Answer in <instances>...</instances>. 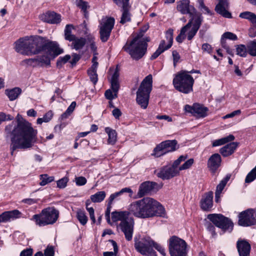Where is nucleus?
Returning a JSON list of instances; mask_svg holds the SVG:
<instances>
[{"label": "nucleus", "instance_id": "obj_1", "mask_svg": "<svg viewBox=\"0 0 256 256\" xmlns=\"http://www.w3.org/2000/svg\"><path fill=\"white\" fill-rule=\"evenodd\" d=\"M6 132L12 135L10 146L11 154L17 148H31L37 140V130H34L31 124L22 118H18L6 126Z\"/></svg>", "mask_w": 256, "mask_h": 256}, {"label": "nucleus", "instance_id": "obj_2", "mask_svg": "<svg viewBox=\"0 0 256 256\" xmlns=\"http://www.w3.org/2000/svg\"><path fill=\"white\" fill-rule=\"evenodd\" d=\"M176 8L183 14H189L191 18L181 28L180 33L176 38V41L182 43L186 38L188 40H191L199 30L203 22V16L202 14L196 12L194 6L190 4L188 0H182L178 2Z\"/></svg>", "mask_w": 256, "mask_h": 256}, {"label": "nucleus", "instance_id": "obj_3", "mask_svg": "<svg viewBox=\"0 0 256 256\" xmlns=\"http://www.w3.org/2000/svg\"><path fill=\"white\" fill-rule=\"evenodd\" d=\"M129 215L140 218L154 216L164 218L166 212L164 207L158 201L150 198H145L135 201L130 204L128 208Z\"/></svg>", "mask_w": 256, "mask_h": 256}, {"label": "nucleus", "instance_id": "obj_4", "mask_svg": "<svg viewBox=\"0 0 256 256\" xmlns=\"http://www.w3.org/2000/svg\"><path fill=\"white\" fill-rule=\"evenodd\" d=\"M44 38L38 35L25 36L18 39L14 43L15 50L24 56H32L42 51V45Z\"/></svg>", "mask_w": 256, "mask_h": 256}, {"label": "nucleus", "instance_id": "obj_5", "mask_svg": "<svg viewBox=\"0 0 256 256\" xmlns=\"http://www.w3.org/2000/svg\"><path fill=\"white\" fill-rule=\"evenodd\" d=\"M143 34L140 32L132 40H128L123 47V50L135 60L140 59L146 54L147 50V42L150 41L148 38H144Z\"/></svg>", "mask_w": 256, "mask_h": 256}, {"label": "nucleus", "instance_id": "obj_6", "mask_svg": "<svg viewBox=\"0 0 256 256\" xmlns=\"http://www.w3.org/2000/svg\"><path fill=\"white\" fill-rule=\"evenodd\" d=\"M112 220L113 222L120 221L118 228L124 233L126 239L130 241L132 240L134 222L129 216L127 211H115L112 213Z\"/></svg>", "mask_w": 256, "mask_h": 256}, {"label": "nucleus", "instance_id": "obj_7", "mask_svg": "<svg viewBox=\"0 0 256 256\" xmlns=\"http://www.w3.org/2000/svg\"><path fill=\"white\" fill-rule=\"evenodd\" d=\"M152 88V76L150 74L142 80L136 92V102L143 109H146L148 106Z\"/></svg>", "mask_w": 256, "mask_h": 256}, {"label": "nucleus", "instance_id": "obj_8", "mask_svg": "<svg viewBox=\"0 0 256 256\" xmlns=\"http://www.w3.org/2000/svg\"><path fill=\"white\" fill-rule=\"evenodd\" d=\"M194 82V78L189 74L188 72L184 70H182L176 74L172 82L174 88L184 94H188L192 92Z\"/></svg>", "mask_w": 256, "mask_h": 256}, {"label": "nucleus", "instance_id": "obj_9", "mask_svg": "<svg viewBox=\"0 0 256 256\" xmlns=\"http://www.w3.org/2000/svg\"><path fill=\"white\" fill-rule=\"evenodd\" d=\"M58 216L59 212L54 207H48L43 209L39 214L34 215L30 220L41 227L53 224L58 220Z\"/></svg>", "mask_w": 256, "mask_h": 256}, {"label": "nucleus", "instance_id": "obj_10", "mask_svg": "<svg viewBox=\"0 0 256 256\" xmlns=\"http://www.w3.org/2000/svg\"><path fill=\"white\" fill-rule=\"evenodd\" d=\"M186 156H180L174 162L171 166H165L156 170H154V174L162 180H168L180 174L178 166H180L181 162L186 160Z\"/></svg>", "mask_w": 256, "mask_h": 256}, {"label": "nucleus", "instance_id": "obj_11", "mask_svg": "<svg viewBox=\"0 0 256 256\" xmlns=\"http://www.w3.org/2000/svg\"><path fill=\"white\" fill-rule=\"evenodd\" d=\"M187 244L185 240L176 236L169 240V251L171 256H186Z\"/></svg>", "mask_w": 256, "mask_h": 256}, {"label": "nucleus", "instance_id": "obj_12", "mask_svg": "<svg viewBox=\"0 0 256 256\" xmlns=\"http://www.w3.org/2000/svg\"><path fill=\"white\" fill-rule=\"evenodd\" d=\"M208 218L224 232H230L233 230L232 222L230 220L221 214H210L208 216Z\"/></svg>", "mask_w": 256, "mask_h": 256}, {"label": "nucleus", "instance_id": "obj_13", "mask_svg": "<svg viewBox=\"0 0 256 256\" xmlns=\"http://www.w3.org/2000/svg\"><path fill=\"white\" fill-rule=\"evenodd\" d=\"M115 24L114 18L106 16L102 19L98 26L100 40L106 42L108 40Z\"/></svg>", "mask_w": 256, "mask_h": 256}, {"label": "nucleus", "instance_id": "obj_14", "mask_svg": "<svg viewBox=\"0 0 256 256\" xmlns=\"http://www.w3.org/2000/svg\"><path fill=\"white\" fill-rule=\"evenodd\" d=\"M119 76V70L116 68L110 80V89L107 90L104 93V96L108 100H112L118 97V92L120 88Z\"/></svg>", "mask_w": 256, "mask_h": 256}, {"label": "nucleus", "instance_id": "obj_15", "mask_svg": "<svg viewBox=\"0 0 256 256\" xmlns=\"http://www.w3.org/2000/svg\"><path fill=\"white\" fill-rule=\"evenodd\" d=\"M177 141L174 140H166L162 142L154 148L152 155L158 158L166 154L174 152L176 149Z\"/></svg>", "mask_w": 256, "mask_h": 256}, {"label": "nucleus", "instance_id": "obj_16", "mask_svg": "<svg viewBox=\"0 0 256 256\" xmlns=\"http://www.w3.org/2000/svg\"><path fill=\"white\" fill-rule=\"evenodd\" d=\"M154 241L149 236H143L139 239L134 238V246L136 250L142 255L148 252L153 248Z\"/></svg>", "mask_w": 256, "mask_h": 256}, {"label": "nucleus", "instance_id": "obj_17", "mask_svg": "<svg viewBox=\"0 0 256 256\" xmlns=\"http://www.w3.org/2000/svg\"><path fill=\"white\" fill-rule=\"evenodd\" d=\"M238 224L242 226L256 224V212L254 209H248L241 212L238 216Z\"/></svg>", "mask_w": 256, "mask_h": 256}, {"label": "nucleus", "instance_id": "obj_18", "mask_svg": "<svg viewBox=\"0 0 256 256\" xmlns=\"http://www.w3.org/2000/svg\"><path fill=\"white\" fill-rule=\"evenodd\" d=\"M42 51L49 55L52 58H54L63 52V50L59 47L56 42L50 41L44 38L42 44Z\"/></svg>", "mask_w": 256, "mask_h": 256}, {"label": "nucleus", "instance_id": "obj_19", "mask_svg": "<svg viewBox=\"0 0 256 256\" xmlns=\"http://www.w3.org/2000/svg\"><path fill=\"white\" fill-rule=\"evenodd\" d=\"M186 112L190 113L192 116L198 118H203L207 116L208 108L203 105L194 103L192 106L186 104L184 106Z\"/></svg>", "mask_w": 256, "mask_h": 256}, {"label": "nucleus", "instance_id": "obj_20", "mask_svg": "<svg viewBox=\"0 0 256 256\" xmlns=\"http://www.w3.org/2000/svg\"><path fill=\"white\" fill-rule=\"evenodd\" d=\"M50 58H52L49 55L45 53L44 54L37 56L35 58L27 59L25 62L28 64L33 67L42 66L44 64L50 66Z\"/></svg>", "mask_w": 256, "mask_h": 256}, {"label": "nucleus", "instance_id": "obj_21", "mask_svg": "<svg viewBox=\"0 0 256 256\" xmlns=\"http://www.w3.org/2000/svg\"><path fill=\"white\" fill-rule=\"evenodd\" d=\"M22 212L18 210L6 211L0 214V223L7 222L22 217Z\"/></svg>", "mask_w": 256, "mask_h": 256}, {"label": "nucleus", "instance_id": "obj_22", "mask_svg": "<svg viewBox=\"0 0 256 256\" xmlns=\"http://www.w3.org/2000/svg\"><path fill=\"white\" fill-rule=\"evenodd\" d=\"M40 19L49 24H58L61 22V16L54 12L48 11L40 16Z\"/></svg>", "mask_w": 256, "mask_h": 256}, {"label": "nucleus", "instance_id": "obj_23", "mask_svg": "<svg viewBox=\"0 0 256 256\" xmlns=\"http://www.w3.org/2000/svg\"><path fill=\"white\" fill-rule=\"evenodd\" d=\"M218 3L215 8L216 12L226 18H232V14L228 10L229 8L228 0H218Z\"/></svg>", "mask_w": 256, "mask_h": 256}, {"label": "nucleus", "instance_id": "obj_24", "mask_svg": "<svg viewBox=\"0 0 256 256\" xmlns=\"http://www.w3.org/2000/svg\"><path fill=\"white\" fill-rule=\"evenodd\" d=\"M213 206V192H208L204 194L200 200V207L204 211H209Z\"/></svg>", "mask_w": 256, "mask_h": 256}, {"label": "nucleus", "instance_id": "obj_25", "mask_svg": "<svg viewBox=\"0 0 256 256\" xmlns=\"http://www.w3.org/2000/svg\"><path fill=\"white\" fill-rule=\"evenodd\" d=\"M222 158L218 154H212L208 161V167L210 171L214 172L220 166Z\"/></svg>", "mask_w": 256, "mask_h": 256}, {"label": "nucleus", "instance_id": "obj_26", "mask_svg": "<svg viewBox=\"0 0 256 256\" xmlns=\"http://www.w3.org/2000/svg\"><path fill=\"white\" fill-rule=\"evenodd\" d=\"M236 246L240 256H250L251 246L248 241L244 240H238Z\"/></svg>", "mask_w": 256, "mask_h": 256}, {"label": "nucleus", "instance_id": "obj_27", "mask_svg": "<svg viewBox=\"0 0 256 256\" xmlns=\"http://www.w3.org/2000/svg\"><path fill=\"white\" fill-rule=\"evenodd\" d=\"M156 185V182L148 181L142 182L139 187L138 196L140 198L148 194L154 188Z\"/></svg>", "mask_w": 256, "mask_h": 256}, {"label": "nucleus", "instance_id": "obj_28", "mask_svg": "<svg viewBox=\"0 0 256 256\" xmlns=\"http://www.w3.org/2000/svg\"><path fill=\"white\" fill-rule=\"evenodd\" d=\"M238 145L236 142H232L221 148L220 152L224 157H227L232 155L236 150Z\"/></svg>", "mask_w": 256, "mask_h": 256}, {"label": "nucleus", "instance_id": "obj_29", "mask_svg": "<svg viewBox=\"0 0 256 256\" xmlns=\"http://www.w3.org/2000/svg\"><path fill=\"white\" fill-rule=\"evenodd\" d=\"M130 4L121 7L120 12H122V16L120 21L121 24H124L128 22H130L132 16L130 12Z\"/></svg>", "mask_w": 256, "mask_h": 256}, {"label": "nucleus", "instance_id": "obj_30", "mask_svg": "<svg viewBox=\"0 0 256 256\" xmlns=\"http://www.w3.org/2000/svg\"><path fill=\"white\" fill-rule=\"evenodd\" d=\"M124 192L130 193V196H131L132 194V190L130 188H124L119 192L111 194L108 198V204L111 205L114 200H116Z\"/></svg>", "mask_w": 256, "mask_h": 256}, {"label": "nucleus", "instance_id": "obj_31", "mask_svg": "<svg viewBox=\"0 0 256 256\" xmlns=\"http://www.w3.org/2000/svg\"><path fill=\"white\" fill-rule=\"evenodd\" d=\"M98 62H94L92 66L88 70V74L90 80L95 85L98 80V74L96 73Z\"/></svg>", "mask_w": 256, "mask_h": 256}, {"label": "nucleus", "instance_id": "obj_32", "mask_svg": "<svg viewBox=\"0 0 256 256\" xmlns=\"http://www.w3.org/2000/svg\"><path fill=\"white\" fill-rule=\"evenodd\" d=\"M104 130L108 136V144L114 145L117 140V133L116 131L109 127H106Z\"/></svg>", "mask_w": 256, "mask_h": 256}, {"label": "nucleus", "instance_id": "obj_33", "mask_svg": "<svg viewBox=\"0 0 256 256\" xmlns=\"http://www.w3.org/2000/svg\"><path fill=\"white\" fill-rule=\"evenodd\" d=\"M71 48L76 50L82 49L86 43V40L84 38H78L74 37L72 40H71Z\"/></svg>", "mask_w": 256, "mask_h": 256}, {"label": "nucleus", "instance_id": "obj_34", "mask_svg": "<svg viewBox=\"0 0 256 256\" xmlns=\"http://www.w3.org/2000/svg\"><path fill=\"white\" fill-rule=\"evenodd\" d=\"M229 39L232 40H238V37L236 34L231 32H224L221 38V43L223 47L227 50V52L228 54H230V50H229L228 46H225V40Z\"/></svg>", "mask_w": 256, "mask_h": 256}, {"label": "nucleus", "instance_id": "obj_35", "mask_svg": "<svg viewBox=\"0 0 256 256\" xmlns=\"http://www.w3.org/2000/svg\"><path fill=\"white\" fill-rule=\"evenodd\" d=\"M22 93V90L18 87L6 90V94L11 101L16 99Z\"/></svg>", "mask_w": 256, "mask_h": 256}, {"label": "nucleus", "instance_id": "obj_36", "mask_svg": "<svg viewBox=\"0 0 256 256\" xmlns=\"http://www.w3.org/2000/svg\"><path fill=\"white\" fill-rule=\"evenodd\" d=\"M234 136L232 134H230L226 137L214 140L212 142V146L213 147L220 146L227 142H232L234 140Z\"/></svg>", "mask_w": 256, "mask_h": 256}, {"label": "nucleus", "instance_id": "obj_37", "mask_svg": "<svg viewBox=\"0 0 256 256\" xmlns=\"http://www.w3.org/2000/svg\"><path fill=\"white\" fill-rule=\"evenodd\" d=\"M227 182V180H223L217 186L215 192V200L216 202H220V194L225 187Z\"/></svg>", "mask_w": 256, "mask_h": 256}, {"label": "nucleus", "instance_id": "obj_38", "mask_svg": "<svg viewBox=\"0 0 256 256\" xmlns=\"http://www.w3.org/2000/svg\"><path fill=\"white\" fill-rule=\"evenodd\" d=\"M106 194L104 191H100L90 196L91 200L94 203L102 202L106 198Z\"/></svg>", "mask_w": 256, "mask_h": 256}, {"label": "nucleus", "instance_id": "obj_39", "mask_svg": "<svg viewBox=\"0 0 256 256\" xmlns=\"http://www.w3.org/2000/svg\"><path fill=\"white\" fill-rule=\"evenodd\" d=\"M173 30L169 29L166 33V38L167 42H166L164 48L166 50L169 49L172 44L173 42Z\"/></svg>", "mask_w": 256, "mask_h": 256}, {"label": "nucleus", "instance_id": "obj_40", "mask_svg": "<svg viewBox=\"0 0 256 256\" xmlns=\"http://www.w3.org/2000/svg\"><path fill=\"white\" fill-rule=\"evenodd\" d=\"M166 44V40H162L158 46V48L156 50L152 55L150 59L153 60L157 58L165 50H167L164 48V45Z\"/></svg>", "mask_w": 256, "mask_h": 256}, {"label": "nucleus", "instance_id": "obj_41", "mask_svg": "<svg viewBox=\"0 0 256 256\" xmlns=\"http://www.w3.org/2000/svg\"><path fill=\"white\" fill-rule=\"evenodd\" d=\"M72 24H66L64 29V38L66 40L71 41L74 40L76 36L72 34V30L74 29Z\"/></svg>", "mask_w": 256, "mask_h": 256}, {"label": "nucleus", "instance_id": "obj_42", "mask_svg": "<svg viewBox=\"0 0 256 256\" xmlns=\"http://www.w3.org/2000/svg\"><path fill=\"white\" fill-rule=\"evenodd\" d=\"M40 185L41 186H44L46 184L53 182L54 180V178L52 176H48L47 174H42L40 176Z\"/></svg>", "mask_w": 256, "mask_h": 256}, {"label": "nucleus", "instance_id": "obj_43", "mask_svg": "<svg viewBox=\"0 0 256 256\" xmlns=\"http://www.w3.org/2000/svg\"><path fill=\"white\" fill-rule=\"evenodd\" d=\"M76 218L80 222L82 225L84 226L88 222V218L84 210H78L76 212Z\"/></svg>", "mask_w": 256, "mask_h": 256}, {"label": "nucleus", "instance_id": "obj_44", "mask_svg": "<svg viewBox=\"0 0 256 256\" xmlns=\"http://www.w3.org/2000/svg\"><path fill=\"white\" fill-rule=\"evenodd\" d=\"M236 54L240 56L246 57L248 53V48L244 44H239L236 46Z\"/></svg>", "mask_w": 256, "mask_h": 256}, {"label": "nucleus", "instance_id": "obj_45", "mask_svg": "<svg viewBox=\"0 0 256 256\" xmlns=\"http://www.w3.org/2000/svg\"><path fill=\"white\" fill-rule=\"evenodd\" d=\"M240 17L242 18L248 20L250 21L252 23L256 21V15L250 12H244L240 13Z\"/></svg>", "mask_w": 256, "mask_h": 256}, {"label": "nucleus", "instance_id": "obj_46", "mask_svg": "<svg viewBox=\"0 0 256 256\" xmlns=\"http://www.w3.org/2000/svg\"><path fill=\"white\" fill-rule=\"evenodd\" d=\"M76 106V102H72L70 105L68 107L65 112L62 114L61 117L62 120L68 118L74 110Z\"/></svg>", "mask_w": 256, "mask_h": 256}, {"label": "nucleus", "instance_id": "obj_47", "mask_svg": "<svg viewBox=\"0 0 256 256\" xmlns=\"http://www.w3.org/2000/svg\"><path fill=\"white\" fill-rule=\"evenodd\" d=\"M184 162L181 166H178V169L179 172L184 170L189 169L191 168L194 163V160L193 158H190L186 161H184Z\"/></svg>", "mask_w": 256, "mask_h": 256}, {"label": "nucleus", "instance_id": "obj_48", "mask_svg": "<svg viewBox=\"0 0 256 256\" xmlns=\"http://www.w3.org/2000/svg\"><path fill=\"white\" fill-rule=\"evenodd\" d=\"M248 53L252 56H256V42L251 41L247 44Z\"/></svg>", "mask_w": 256, "mask_h": 256}, {"label": "nucleus", "instance_id": "obj_49", "mask_svg": "<svg viewBox=\"0 0 256 256\" xmlns=\"http://www.w3.org/2000/svg\"><path fill=\"white\" fill-rule=\"evenodd\" d=\"M256 178V166L248 172L245 178L246 183H250Z\"/></svg>", "mask_w": 256, "mask_h": 256}, {"label": "nucleus", "instance_id": "obj_50", "mask_svg": "<svg viewBox=\"0 0 256 256\" xmlns=\"http://www.w3.org/2000/svg\"><path fill=\"white\" fill-rule=\"evenodd\" d=\"M110 242L114 248V252H106L103 253L104 256H114L118 252V247L116 242L114 240H110Z\"/></svg>", "mask_w": 256, "mask_h": 256}, {"label": "nucleus", "instance_id": "obj_51", "mask_svg": "<svg viewBox=\"0 0 256 256\" xmlns=\"http://www.w3.org/2000/svg\"><path fill=\"white\" fill-rule=\"evenodd\" d=\"M86 40L90 43V48L91 50L93 52L94 54V55L97 54V53H96L97 47H96V44L94 42V37L92 35H88L87 36Z\"/></svg>", "mask_w": 256, "mask_h": 256}, {"label": "nucleus", "instance_id": "obj_52", "mask_svg": "<svg viewBox=\"0 0 256 256\" xmlns=\"http://www.w3.org/2000/svg\"><path fill=\"white\" fill-rule=\"evenodd\" d=\"M70 59V56L66 54L64 56L60 57L56 62L58 66L61 67L63 64L66 63Z\"/></svg>", "mask_w": 256, "mask_h": 256}, {"label": "nucleus", "instance_id": "obj_53", "mask_svg": "<svg viewBox=\"0 0 256 256\" xmlns=\"http://www.w3.org/2000/svg\"><path fill=\"white\" fill-rule=\"evenodd\" d=\"M76 6L86 14L88 7V3L83 0H76Z\"/></svg>", "mask_w": 256, "mask_h": 256}, {"label": "nucleus", "instance_id": "obj_54", "mask_svg": "<svg viewBox=\"0 0 256 256\" xmlns=\"http://www.w3.org/2000/svg\"><path fill=\"white\" fill-rule=\"evenodd\" d=\"M68 178L66 177L62 178L56 182L57 186L60 188H64L67 186Z\"/></svg>", "mask_w": 256, "mask_h": 256}, {"label": "nucleus", "instance_id": "obj_55", "mask_svg": "<svg viewBox=\"0 0 256 256\" xmlns=\"http://www.w3.org/2000/svg\"><path fill=\"white\" fill-rule=\"evenodd\" d=\"M88 203L87 201L86 202V209L89 213L90 218L92 220V224H94L96 222V218L94 216V210L93 208L88 207Z\"/></svg>", "mask_w": 256, "mask_h": 256}, {"label": "nucleus", "instance_id": "obj_56", "mask_svg": "<svg viewBox=\"0 0 256 256\" xmlns=\"http://www.w3.org/2000/svg\"><path fill=\"white\" fill-rule=\"evenodd\" d=\"M76 184L78 186L84 185L86 182V179L84 176H78L75 178Z\"/></svg>", "mask_w": 256, "mask_h": 256}, {"label": "nucleus", "instance_id": "obj_57", "mask_svg": "<svg viewBox=\"0 0 256 256\" xmlns=\"http://www.w3.org/2000/svg\"><path fill=\"white\" fill-rule=\"evenodd\" d=\"M207 230L210 234L212 238H215L216 236V233L215 232L216 228L212 224H208L206 226Z\"/></svg>", "mask_w": 256, "mask_h": 256}, {"label": "nucleus", "instance_id": "obj_58", "mask_svg": "<svg viewBox=\"0 0 256 256\" xmlns=\"http://www.w3.org/2000/svg\"><path fill=\"white\" fill-rule=\"evenodd\" d=\"M153 248L156 250L162 256H166L165 249L160 244L154 242Z\"/></svg>", "mask_w": 256, "mask_h": 256}, {"label": "nucleus", "instance_id": "obj_59", "mask_svg": "<svg viewBox=\"0 0 256 256\" xmlns=\"http://www.w3.org/2000/svg\"><path fill=\"white\" fill-rule=\"evenodd\" d=\"M45 256H54V247L52 246H48L44 252Z\"/></svg>", "mask_w": 256, "mask_h": 256}, {"label": "nucleus", "instance_id": "obj_60", "mask_svg": "<svg viewBox=\"0 0 256 256\" xmlns=\"http://www.w3.org/2000/svg\"><path fill=\"white\" fill-rule=\"evenodd\" d=\"M13 118L10 114H6L3 112H0V124L2 122L7 120H12Z\"/></svg>", "mask_w": 256, "mask_h": 256}, {"label": "nucleus", "instance_id": "obj_61", "mask_svg": "<svg viewBox=\"0 0 256 256\" xmlns=\"http://www.w3.org/2000/svg\"><path fill=\"white\" fill-rule=\"evenodd\" d=\"M252 24V26L249 30V36L251 37H254L256 36V21Z\"/></svg>", "mask_w": 256, "mask_h": 256}, {"label": "nucleus", "instance_id": "obj_62", "mask_svg": "<svg viewBox=\"0 0 256 256\" xmlns=\"http://www.w3.org/2000/svg\"><path fill=\"white\" fill-rule=\"evenodd\" d=\"M113 1L118 6L120 7L130 5L129 0H113Z\"/></svg>", "mask_w": 256, "mask_h": 256}, {"label": "nucleus", "instance_id": "obj_63", "mask_svg": "<svg viewBox=\"0 0 256 256\" xmlns=\"http://www.w3.org/2000/svg\"><path fill=\"white\" fill-rule=\"evenodd\" d=\"M172 54L173 60H174V66H176V64L179 62L180 56L178 52L176 50H174L172 52Z\"/></svg>", "mask_w": 256, "mask_h": 256}, {"label": "nucleus", "instance_id": "obj_64", "mask_svg": "<svg viewBox=\"0 0 256 256\" xmlns=\"http://www.w3.org/2000/svg\"><path fill=\"white\" fill-rule=\"evenodd\" d=\"M33 250L31 248L25 249L22 251L20 254V256H32V254Z\"/></svg>", "mask_w": 256, "mask_h": 256}]
</instances>
